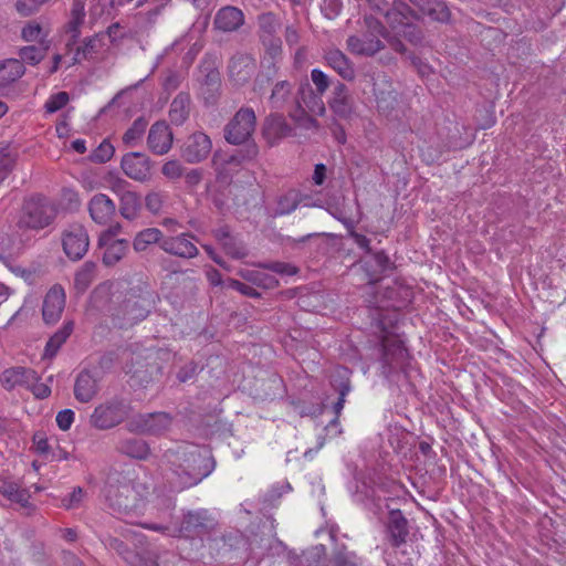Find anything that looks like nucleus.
<instances>
[{
	"mask_svg": "<svg viewBox=\"0 0 566 566\" xmlns=\"http://www.w3.org/2000/svg\"><path fill=\"white\" fill-rule=\"evenodd\" d=\"M169 467L170 491H180L200 483L214 469V460L199 447L184 443L164 454Z\"/></svg>",
	"mask_w": 566,
	"mask_h": 566,
	"instance_id": "nucleus-1",
	"label": "nucleus"
},
{
	"mask_svg": "<svg viewBox=\"0 0 566 566\" xmlns=\"http://www.w3.org/2000/svg\"><path fill=\"white\" fill-rule=\"evenodd\" d=\"M57 209L53 201L42 195H32L24 199L17 227L42 230L56 218Z\"/></svg>",
	"mask_w": 566,
	"mask_h": 566,
	"instance_id": "nucleus-2",
	"label": "nucleus"
},
{
	"mask_svg": "<svg viewBox=\"0 0 566 566\" xmlns=\"http://www.w3.org/2000/svg\"><path fill=\"white\" fill-rule=\"evenodd\" d=\"M256 116L252 108L241 107L224 128L226 140L232 145L245 143L255 130Z\"/></svg>",
	"mask_w": 566,
	"mask_h": 566,
	"instance_id": "nucleus-3",
	"label": "nucleus"
},
{
	"mask_svg": "<svg viewBox=\"0 0 566 566\" xmlns=\"http://www.w3.org/2000/svg\"><path fill=\"white\" fill-rule=\"evenodd\" d=\"M127 416V408L118 400L98 405L91 415L90 423L98 430H107L119 424Z\"/></svg>",
	"mask_w": 566,
	"mask_h": 566,
	"instance_id": "nucleus-4",
	"label": "nucleus"
},
{
	"mask_svg": "<svg viewBox=\"0 0 566 566\" xmlns=\"http://www.w3.org/2000/svg\"><path fill=\"white\" fill-rule=\"evenodd\" d=\"M384 13L387 22L398 33H400V28H403L402 34L409 41L417 43L421 40L420 31L410 23V19L418 20L419 15L409 6L400 3L391 10H386Z\"/></svg>",
	"mask_w": 566,
	"mask_h": 566,
	"instance_id": "nucleus-5",
	"label": "nucleus"
},
{
	"mask_svg": "<svg viewBox=\"0 0 566 566\" xmlns=\"http://www.w3.org/2000/svg\"><path fill=\"white\" fill-rule=\"evenodd\" d=\"M172 422L166 412L140 413L132 418L128 428L133 432L158 436L166 432Z\"/></svg>",
	"mask_w": 566,
	"mask_h": 566,
	"instance_id": "nucleus-6",
	"label": "nucleus"
},
{
	"mask_svg": "<svg viewBox=\"0 0 566 566\" xmlns=\"http://www.w3.org/2000/svg\"><path fill=\"white\" fill-rule=\"evenodd\" d=\"M63 250L65 254L73 261L82 259L90 245L88 234L81 224L70 226L63 233Z\"/></svg>",
	"mask_w": 566,
	"mask_h": 566,
	"instance_id": "nucleus-7",
	"label": "nucleus"
},
{
	"mask_svg": "<svg viewBox=\"0 0 566 566\" xmlns=\"http://www.w3.org/2000/svg\"><path fill=\"white\" fill-rule=\"evenodd\" d=\"M407 358L408 352L402 342L397 339L384 340L381 374L387 378L390 377L405 366Z\"/></svg>",
	"mask_w": 566,
	"mask_h": 566,
	"instance_id": "nucleus-8",
	"label": "nucleus"
},
{
	"mask_svg": "<svg viewBox=\"0 0 566 566\" xmlns=\"http://www.w3.org/2000/svg\"><path fill=\"white\" fill-rule=\"evenodd\" d=\"M124 174L136 181L145 182L151 177V161L142 153H129L120 161Z\"/></svg>",
	"mask_w": 566,
	"mask_h": 566,
	"instance_id": "nucleus-9",
	"label": "nucleus"
},
{
	"mask_svg": "<svg viewBox=\"0 0 566 566\" xmlns=\"http://www.w3.org/2000/svg\"><path fill=\"white\" fill-rule=\"evenodd\" d=\"M329 109L333 114L344 120H350L355 116V102L347 86L338 82L328 99Z\"/></svg>",
	"mask_w": 566,
	"mask_h": 566,
	"instance_id": "nucleus-10",
	"label": "nucleus"
},
{
	"mask_svg": "<svg viewBox=\"0 0 566 566\" xmlns=\"http://www.w3.org/2000/svg\"><path fill=\"white\" fill-rule=\"evenodd\" d=\"M212 148L211 139L202 132L190 135L184 144L181 156L190 164H197L208 157Z\"/></svg>",
	"mask_w": 566,
	"mask_h": 566,
	"instance_id": "nucleus-11",
	"label": "nucleus"
},
{
	"mask_svg": "<svg viewBox=\"0 0 566 566\" xmlns=\"http://www.w3.org/2000/svg\"><path fill=\"white\" fill-rule=\"evenodd\" d=\"M373 93L380 112L389 113L397 104V92L392 88L389 77L384 73L373 75Z\"/></svg>",
	"mask_w": 566,
	"mask_h": 566,
	"instance_id": "nucleus-12",
	"label": "nucleus"
},
{
	"mask_svg": "<svg viewBox=\"0 0 566 566\" xmlns=\"http://www.w3.org/2000/svg\"><path fill=\"white\" fill-rule=\"evenodd\" d=\"M193 235L190 233H180L174 237H164L161 250L170 255L181 259H193L199 254V250L191 241Z\"/></svg>",
	"mask_w": 566,
	"mask_h": 566,
	"instance_id": "nucleus-13",
	"label": "nucleus"
},
{
	"mask_svg": "<svg viewBox=\"0 0 566 566\" xmlns=\"http://www.w3.org/2000/svg\"><path fill=\"white\" fill-rule=\"evenodd\" d=\"M127 181L118 179L112 189L119 196V212L127 220H134L138 217L142 205L139 196L126 189Z\"/></svg>",
	"mask_w": 566,
	"mask_h": 566,
	"instance_id": "nucleus-14",
	"label": "nucleus"
},
{
	"mask_svg": "<svg viewBox=\"0 0 566 566\" xmlns=\"http://www.w3.org/2000/svg\"><path fill=\"white\" fill-rule=\"evenodd\" d=\"M65 307V291L64 289L56 284L53 285L46 293L43 307L42 315L43 319L49 323H55L61 317Z\"/></svg>",
	"mask_w": 566,
	"mask_h": 566,
	"instance_id": "nucleus-15",
	"label": "nucleus"
},
{
	"mask_svg": "<svg viewBox=\"0 0 566 566\" xmlns=\"http://www.w3.org/2000/svg\"><path fill=\"white\" fill-rule=\"evenodd\" d=\"M409 535L408 521L399 510L390 511L386 524V538L392 547H400Z\"/></svg>",
	"mask_w": 566,
	"mask_h": 566,
	"instance_id": "nucleus-16",
	"label": "nucleus"
},
{
	"mask_svg": "<svg viewBox=\"0 0 566 566\" xmlns=\"http://www.w3.org/2000/svg\"><path fill=\"white\" fill-rule=\"evenodd\" d=\"M148 148L156 155L167 154L172 146V133L165 122H156L149 129Z\"/></svg>",
	"mask_w": 566,
	"mask_h": 566,
	"instance_id": "nucleus-17",
	"label": "nucleus"
},
{
	"mask_svg": "<svg viewBox=\"0 0 566 566\" xmlns=\"http://www.w3.org/2000/svg\"><path fill=\"white\" fill-rule=\"evenodd\" d=\"M104 39V33H97L84 39L82 44L75 48L73 56L66 62V66L71 67L83 61L94 60L105 45Z\"/></svg>",
	"mask_w": 566,
	"mask_h": 566,
	"instance_id": "nucleus-18",
	"label": "nucleus"
},
{
	"mask_svg": "<svg viewBox=\"0 0 566 566\" xmlns=\"http://www.w3.org/2000/svg\"><path fill=\"white\" fill-rule=\"evenodd\" d=\"M92 220L98 224H107L116 212L114 201L105 193L94 195L87 205Z\"/></svg>",
	"mask_w": 566,
	"mask_h": 566,
	"instance_id": "nucleus-19",
	"label": "nucleus"
},
{
	"mask_svg": "<svg viewBox=\"0 0 566 566\" xmlns=\"http://www.w3.org/2000/svg\"><path fill=\"white\" fill-rule=\"evenodd\" d=\"M85 6V0H73L69 21L64 27L65 33L70 38L69 42L66 43V48L70 51L82 34V28L86 17Z\"/></svg>",
	"mask_w": 566,
	"mask_h": 566,
	"instance_id": "nucleus-20",
	"label": "nucleus"
},
{
	"mask_svg": "<svg viewBox=\"0 0 566 566\" xmlns=\"http://www.w3.org/2000/svg\"><path fill=\"white\" fill-rule=\"evenodd\" d=\"M292 127L283 115L271 114L264 120L263 136L270 146H274L283 138L292 135Z\"/></svg>",
	"mask_w": 566,
	"mask_h": 566,
	"instance_id": "nucleus-21",
	"label": "nucleus"
},
{
	"mask_svg": "<svg viewBox=\"0 0 566 566\" xmlns=\"http://www.w3.org/2000/svg\"><path fill=\"white\" fill-rule=\"evenodd\" d=\"M295 104L307 108L313 115L323 116L326 113L323 94L314 91L307 81L300 85Z\"/></svg>",
	"mask_w": 566,
	"mask_h": 566,
	"instance_id": "nucleus-22",
	"label": "nucleus"
},
{
	"mask_svg": "<svg viewBox=\"0 0 566 566\" xmlns=\"http://www.w3.org/2000/svg\"><path fill=\"white\" fill-rule=\"evenodd\" d=\"M255 62L250 55L237 54L229 63V75L235 85H243L253 75Z\"/></svg>",
	"mask_w": 566,
	"mask_h": 566,
	"instance_id": "nucleus-23",
	"label": "nucleus"
},
{
	"mask_svg": "<svg viewBox=\"0 0 566 566\" xmlns=\"http://www.w3.org/2000/svg\"><path fill=\"white\" fill-rule=\"evenodd\" d=\"M0 381L7 390L27 389L34 382V370L24 367L9 368L1 374Z\"/></svg>",
	"mask_w": 566,
	"mask_h": 566,
	"instance_id": "nucleus-24",
	"label": "nucleus"
},
{
	"mask_svg": "<svg viewBox=\"0 0 566 566\" xmlns=\"http://www.w3.org/2000/svg\"><path fill=\"white\" fill-rule=\"evenodd\" d=\"M419 12L431 21L448 23L451 19V11L444 0H410Z\"/></svg>",
	"mask_w": 566,
	"mask_h": 566,
	"instance_id": "nucleus-25",
	"label": "nucleus"
},
{
	"mask_svg": "<svg viewBox=\"0 0 566 566\" xmlns=\"http://www.w3.org/2000/svg\"><path fill=\"white\" fill-rule=\"evenodd\" d=\"M244 22L243 12L235 7L221 8L216 17L213 24L218 30L232 32L238 30Z\"/></svg>",
	"mask_w": 566,
	"mask_h": 566,
	"instance_id": "nucleus-26",
	"label": "nucleus"
},
{
	"mask_svg": "<svg viewBox=\"0 0 566 566\" xmlns=\"http://www.w3.org/2000/svg\"><path fill=\"white\" fill-rule=\"evenodd\" d=\"M337 374L340 378V381L337 382L336 380H333L332 385L333 387L338 391L339 394V397H338V400L334 403V412L336 415V417L328 423L327 426V430L328 432H331L332 429H336L338 427V417L344 408V405H345V398L346 396L349 394L352 387H350V382H349V377H348V369L347 368H337Z\"/></svg>",
	"mask_w": 566,
	"mask_h": 566,
	"instance_id": "nucleus-27",
	"label": "nucleus"
},
{
	"mask_svg": "<svg viewBox=\"0 0 566 566\" xmlns=\"http://www.w3.org/2000/svg\"><path fill=\"white\" fill-rule=\"evenodd\" d=\"M347 48L357 55H374L382 49V43L374 35H352L347 39Z\"/></svg>",
	"mask_w": 566,
	"mask_h": 566,
	"instance_id": "nucleus-28",
	"label": "nucleus"
},
{
	"mask_svg": "<svg viewBox=\"0 0 566 566\" xmlns=\"http://www.w3.org/2000/svg\"><path fill=\"white\" fill-rule=\"evenodd\" d=\"M213 525V520L209 516L205 510L189 512L180 526V532L186 534H202L207 532Z\"/></svg>",
	"mask_w": 566,
	"mask_h": 566,
	"instance_id": "nucleus-29",
	"label": "nucleus"
},
{
	"mask_svg": "<svg viewBox=\"0 0 566 566\" xmlns=\"http://www.w3.org/2000/svg\"><path fill=\"white\" fill-rule=\"evenodd\" d=\"M98 392L97 379L90 371H81L74 384V396L80 402L91 401Z\"/></svg>",
	"mask_w": 566,
	"mask_h": 566,
	"instance_id": "nucleus-30",
	"label": "nucleus"
},
{
	"mask_svg": "<svg viewBox=\"0 0 566 566\" xmlns=\"http://www.w3.org/2000/svg\"><path fill=\"white\" fill-rule=\"evenodd\" d=\"M126 324H135L144 319L148 313V301L146 298H127L120 307Z\"/></svg>",
	"mask_w": 566,
	"mask_h": 566,
	"instance_id": "nucleus-31",
	"label": "nucleus"
},
{
	"mask_svg": "<svg viewBox=\"0 0 566 566\" xmlns=\"http://www.w3.org/2000/svg\"><path fill=\"white\" fill-rule=\"evenodd\" d=\"M327 64L335 70L340 77L352 81L355 77V70L347 56L339 50H331L325 54Z\"/></svg>",
	"mask_w": 566,
	"mask_h": 566,
	"instance_id": "nucleus-32",
	"label": "nucleus"
},
{
	"mask_svg": "<svg viewBox=\"0 0 566 566\" xmlns=\"http://www.w3.org/2000/svg\"><path fill=\"white\" fill-rule=\"evenodd\" d=\"M163 240L164 234L158 228H146L135 234L133 249L137 253L147 251L154 244H158L161 249Z\"/></svg>",
	"mask_w": 566,
	"mask_h": 566,
	"instance_id": "nucleus-33",
	"label": "nucleus"
},
{
	"mask_svg": "<svg viewBox=\"0 0 566 566\" xmlns=\"http://www.w3.org/2000/svg\"><path fill=\"white\" fill-rule=\"evenodd\" d=\"M191 99L188 93H179L171 102L169 109L170 122L182 125L190 114Z\"/></svg>",
	"mask_w": 566,
	"mask_h": 566,
	"instance_id": "nucleus-34",
	"label": "nucleus"
},
{
	"mask_svg": "<svg viewBox=\"0 0 566 566\" xmlns=\"http://www.w3.org/2000/svg\"><path fill=\"white\" fill-rule=\"evenodd\" d=\"M242 163V158L235 155L228 157H219L214 155L212 158V166L217 174V179L227 182L234 170H237Z\"/></svg>",
	"mask_w": 566,
	"mask_h": 566,
	"instance_id": "nucleus-35",
	"label": "nucleus"
},
{
	"mask_svg": "<svg viewBox=\"0 0 566 566\" xmlns=\"http://www.w3.org/2000/svg\"><path fill=\"white\" fill-rule=\"evenodd\" d=\"M293 84L286 80L279 81L274 84L269 103L272 109H283L292 99Z\"/></svg>",
	"mask_w": 566,
	"mask_h": 566,
	"instance_id": "nucleus-36",
	"label": "nucleus"
},
{
	"mask_svg": "<svg viewBox=\"0 0 566 566\" xmlns=\"http://www.w3.org/2000/svg\"><path fill=\"white\" fill-rule=\"evenodd\" d=\"M0 493L11 502L18 503L23 507H28L30 505L29 491L15 481L8 479L3 480L0 484Z\"/></svg>",
	"mask_w": 566,
	"mask_h": 566,
	"instance_id": "nucleus-37",
	"label": "nucleus"
},
{
	"mask_svg": "<svg viewBox=\"0 0 566 566\" xmlns=\"http://www.w3.org/2000/svg\"><path fill=\"white\" fill-rule=\"evenodd\" d=\"M98 245L104 249L103 263L107 266L119 262L128 250V241L125 239L98 243Z\"/></svg>",
	"mask_w": 566,
	"mask_h": 566,
	"instance_id": "nucleus-38",
	"label": "nucleus"
},
{
	"mask_svg": "<svg viewBox=\"0 0 566 566\" xmlns=\"http://www.w3.org/2000/svg\"><path fill=\"white\" fill-rule=\"evenodd\" d=\"M24 66L20 60L9 59L0 63V86H7L24 74Z\"/></svg>",
	"mask_w": 566,
	"mask_h": 566,
	"instance_id": "nucleus-39",
	"label": "nucleus"
},
{
	"mask_svg": "<svg viewBox=\"0 0 566 566\" xmlns=\"http://www.w3.org/2000/svg\"><path fill=\"white\" fill-rule=\"evenodd\" d=\"M117 449L119 452L138 460L147 459L150 453L148 444L136 438L119 441Z\"/></svg>",
	"mask_w": 566,
	"mask_h": 566,
	"instance_id": "nucleus-40",
	"label": "nucleus"
},
{
	"mask_svg": "<svg viewBox=\"0 0 566 566\" xmlns=\"http://www.w3.org/2000/svg\"><path fill=\"white\" fill-rule=\"evenodd\" d=\"M238 274L243 280L262 289L271 290L279 286V281L273 275L263 271L242 269Z\"/></svg>",
	"mask_w": 566,
	"mask_h": 566,
	"instance_id": "nucleus-41",
	"label": "nucleus"
},
{
	"mask_svg": "<svg viewBox=\"0 0 566 566\" xmlns=\"http://www.w3.org/2000/svg\"><path fill=\"white\" fill-rule=\"evenodd\" d=\"M290 118L301 128L307 130H318L319 124L313 117V114L301 105L295 104L289 112Z\"/></svg>",
	"mask_w": 566,
	"mask_h": 566,
	"instance_id": "nucleus-42",
	"label": "nucleus"
},
{
	"mask_svg": "<svg viewBox=\"0 0 566 566\" xmlns=\"http://www.w3.org/2000/svg\"><path fill=\"white\" fill-rule=\"evenodd\" d=\"M73 332V323H66L53 336L50 337L45 345L44 357L52 358L56 355L61 346L66 342Z\"/></svg>",
	"mask_w": 566,
	"mask_h": 566,
	"instance_id": "nucleus-43",
	"label": "nucleus"
},
{
	"mask_svg": "<svg viewBox=\"0 0 566 566\" xmlns=\"http://www.w3.org/2000/svg\"><path fill=\"white\" fill-rule=\"evenodd\" d=\"M18 158V151L10 145L0 146V184L8 178Z\"/></svg>",
	"mask_w": 566,
	"mask_h": 566,
	"instance_id": "nucleus-44",
	"label": "nucleus"
},
{
	"mask_svg": "<svg viewBox=\"0 0 566 566\" xmlns=\"http://www.w3.org/2000/svg\"><path fill=\"white\" fill-rule=\"evenodd\" d=\"M147 120L143 117L136 118L123 136L124 144L128 147L136 146L138 142L142 139L147 128Z\"/></svg>",
	"mask_w": 566,
	"mask_h": 566,
	"instance_id": "nucleus-45",
	"label": "nucleus"
},
{
	"mask_svg": "<svg viewBox=\"0 0 566 566\" xmlns=\"http://www.w3.org/2000/svg\"><path fill=\"white\" fill-rule=\"evenodd\" d=\"M96 264L92 261L83 263L75 274V286L80 291H85L95 279Z\"/></svg>",
	"mask_w": 566,
	"mask_h": 566,
	"instance_id": "nucleus-46",
	"label": "nucleus"
},
{
	"mask_svg": "<svg viewBox=\"0 0 566 566\" xmlns=\"http://www.w3.org/2000/svg\"><path fill=\"white\" fill-rule=\"evenodd\" d=\"M108 546L120 554L130 566H149L145 560H143L134 552L129 551L127 546L117 538H111Z\"/></svg>",
	"mask_w": 566,
	"mask_h": 566,
	"instance_id": "nucleus-47",
	"label": "nucleus"
},
{
	"mask_svg": "<svg viewBox=\"0 0 566 566\" xmlns=\"http://www.w3.org/2000/svg\"><path fill=\"white\" fill-rule=\"evenodd\" d=\"M300 203L301 196L296 191L291 190L279 199L275 214H290L298 207Z\"/></svg>",
	"mask_w": 566,
	"mask_h": 566,
	"instance_id": "nucleus-48",
	"label": "nucleus"
},
{
	"mask_svg": "<svg viewBox=\"0 0 566 566\" xmlns=\"http://www.w3.org/2000/svg\"><path fill=\"white\" fill-rule=\"evenodd\" d=\"M128 493H132L130 488L128 485H124L114 492L113 490H109L107 496L111 504L116 506L118 511H127L132 507V504L128 500Z\"/></svg>",
	"mask_w": 566,
	"mask_h": 566,
	"instance_id": "nucleus-49",
	"label": "nucleus"
},
{
	"mask_svg": "<svg viewBox=\"0 0 566 566\" xmlns=\"http://www.w3.org/2000/svg\"><path fill=\"white\" fill-rule=\"evenodd\" d=\"M221 247L226 254L232 259L240 260L248 255V250L243 242L233 234L230 237V240H227L223 244H221Z\"/></svg>",
	"mask_w": 566,
	"mask_h": 566,
	"instance_id": "nucleus-50",
	"label": "nucleus"
},
{
	"mask_svg": "<svg viewBox=\"0 0 566 566\" xmlns=\"http://www.w3.org/2000/svg\"><path fill=\"white\" fill-rule=\"evenodd\" d=\"M19 55L21 62H27L31 65H35L40 63L45 56V49L35 45L24 46L20 49Z\"/></svg>",
	"mask_w": 566,
	"mask_h": 566,
	"instance_id": "nucleus-51",
	"label": "nucleus"
},
{
	"mask_svg": "<svg viewBox=\"0 0 566 566\" xmlns=\"http://www.w3.org/2000/svg\"><path fill=\"white\" fill-rule=\"evenodd\" d=\"M49 0H17L15 9L22 17H29L36 13L40 8Z\"/></svg>",
	"mask_w": 566,
	"mask_h": 566,
	"instance_id": "nucleus-52",
	"label": "nucleus"
},
{
	"mask_svg": "<svg viewBox=\"0 0 566 566\" xmlns=\"http://www.w3.org/2000/svg\"><path fill=\"white\" fill-rule=\"evenodd\" d=\"M259 266L264 270H269L274 273H277L280 275H287V276L295 275L298 272L296 266H294L291 263H286V262L259 263Z\"/></svg>",
	"mask_w": 566,
	"mask_h": 566,
	"instance_id": "nucleus-53",
	"label": "nucleus"
},
{
	"mask_svg": "<svg viewBox=\"0 0 566 566\" xmlns=\"http://www.w3.org/2000/svg\"><path fill=\"white\" fill-rule=\"evenodd\" d=\"M185 169L179 160H168L161 167V174L169 180L175 181L184 176Z\"/></svg>",
	"mask_w": 566,
	"mask_h": 566,
	"instance_id": "nucleus-54",
	"label": "nucleus"
},
{
	"mask_svg": "<svg viewBox=\"0 0 566 566\" xmlns=\"http://www.w3.org/2000/svg\"><path fill=\"white\" fill-rule=\"evenodd\" d=\"M114 151H115V149H114L113 145L111 143L104 140L93 151L91 158L94 163L104 164L113 157Z\"/></svg>",
	"mask_w": 566,
	"mask_h": 566,
	"instance_id": "nucleus-55",
	"label": "nucleus"
},
{
	"mask_svg": "<svg viewBox=\"0 0 566 566\" xmlns=\"http://www.w3.org/2000/svg\"><path fill=\"white\" fill-rule=\"evenodd\" d=\"M69 102V94L66 92H59L45 102V109L48 113H55L63 108Z\"/></svg>",
	"mask_w": 566,
	"mask_h": 566,
	"instance_id": "nucleus-56",
	"label": "nucleus"
},
{
	"mask_svg": "<svg viewBox=\"0 0 566 566\" xmlns=\"http://www.w3.org/2000/svg\"><path fill=\"white\" fill-rule=\"evenodd\" d=\"M165 195L160 191H151L146 195L145 206L151 213H158L164 203Z\"/></svg>",
	"mask_w": 566,
	"mask_h": 566,
	"instance_id": "nucleus-57",
	"label": "nucleus"
},
{
	"mask_svg": "<svg viewBox=\"0 0 566 566\" xmlns=\"http://www.w3.org/2000/svg\"><path fill=\"white\" fill-rule=\"evenodd\" d=\"M311 80L315 85L314 91L324 95V93L327 91L331 84L328 76L323 71L318 69H313L311 71Z\"/></svg>",
	"mask_w": 566,
	"mask_h": 566,
	"instance_id": "nucleus-58",
	"label": "nucleus"
},
{
	"mask_svg": "<svg viewBox=\"0 0 566 566\" xmlns=\"http://www.w3.org/2000/svg\"><path fill=\"white\" fill-rule=\"evenodd\" d=\"M259 24L263 34L272 36L277 29V20L272 13H264L259 18Z\"/></svg>",
	"mask_w": 566,
	"mask_h": 566,
	"instance_id": "nucleus-59",
	"label": "nucleus"
},
{
	"mask_svg": "<svg viewBox=\"0 0 566 566\" xmlns=\"http://www.w3.org/2000/svg\"><path fill=\"white\" fill-rule=\"evenodd\" d=\"M227 285L229 289L235 290L242 295L252 297V298H259L261 297V294L252 286L247 285L238 280L229 279L227 282Z\"/></svg>",
	"mask_w": 566,
	"mask_h": 566,
	"instance_id": "nucleus-60",
	"label": "nucleus"
},
{
	"mask_svg": "<svg viewBox=\"0 0 566 566\" xmlns=\"http://www.w3.org/2000/svg\"><path fill=\"white\" fill-rule=\"evenodd\" d=\"M342 6V0H323L321 8L327 19H334L340 13Z\"/></svg>",
	"mask_w": 566,
	"mask_h": 566,
	"instance_id": "nucleus-61",
	"label": "nucleus"
},
{
	"mask_svg": "<svg viewBox=\"0 0 566 566\" xmlns=\"http://www.w3.org/2000/svg\"><path fill=\"white\" fill-rule=\"evenodd\" d=\"M33 446L35 451L40 454L46 458H49L50 452L52 451L48 439L42 432H36L33 436Z\"/></svg>",
	"mask_w": 566,
	"mask_h": 566,
	"instance_id": "nucleus-62",
	"label": "nucleus"
},
{
	"mask_svg": "<svg viewBox=\"0 0 566 566\" xmlns=\"http://www.w3.org/2000/svg\"><path fill=\"white\" fill-rule=\"evenodd\" d=\"M42 36V28L36 22H30L22 29V38L25 41H38Z\"/></svg>",
	"mask_w": 566,
	"mask_h": 566,
	"instance_id": "nucleus-63",
	"label": "nucleus"
},
{
	"mask_svg": "<svg viewBox=\"0 0 566 566\" xmlns=\"http://www.w3.org/2000/svg\"><path fill=\"white\" fill-rule=\"evenodd\" d=\"M73 421H74V412L71 409L61 410L56 415L57 427L63 431L69 430L71 428Z\"/></svg>",
	"mask_w": 566,
	"mask_h": 566,
	"instance_id": "nucleus-64",
	"label": "nucleus"
}]
</instances>
